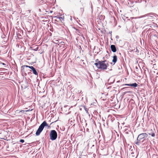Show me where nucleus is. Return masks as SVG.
<instances>
[{
    "instance_id": "0eeeda50",
    "label": "nucleus",
    "mask_w": 158,
    "mask_h": 158,
    "mask_svg": "<svg viewBox=\"0 0 158 158\" xmlns=\"http://www.w3.org/2000/svg\"><path fill=\"white\" fill-rule=\"evenodd\" d=\"M117 61V56L115 55L113 57V60H112L113 62L115 64Z\"/></svg>"
},
{
    "instance_id": "9b49d317",
    "label": "nucleus",
    "mask_w": 158,
    "mask_h": 158,
    "mask_svg": "<svg viewBox=\"0 0 158 158\" xmlns=\"http://www.w3.org/2000/svg\"><path fill=\"white\" fill-rule=\"evenodd\" d=\"M29 110H25V111H24V110H21V111H20L19 112V113H20V112H24V111H29Z\"/></svg>"
},
{
    "instance_id": "f8f14e48",
    "label": "nucleus",
    "mask_w": 158,
    "mask_h": 158,
    "mask_svg": "<svg viewBox=\"0 0 158 158\" xmlns=\"http://www.w3.org/2000/svg\"><path fill=\"white\" fill-rule=\"evenodd\" d=\"M20 142L22 143H23L24 142V140L23 139H20Z\"/></svg>"
},
{
    "instance_id": "423d86ee",
    "label": "nucleus",
    "mask_w": 158,
    "mask_h": 158,
    "mask_svg": "<svg viewBox=\"0 0 158 158\" xmlns=\"http://www.w3.org/2000/svg\"><path fill=\"white\" fill-rule=\"evenodd\" d=\"M124 85L133 86L134 87H136L137 86V85L136 83H134L132 84H124Z\"/></svg>"
},
{
    "instance_id": "6e6552de",
    "label": "nucleus",
    "mask_w": 158,
    "mask_h": 158,
    "mask_svg": "<svg viewBox=\"0 0 158 158\" xmlns=\"http://www.w3.org/2000/svg\"><path fill=\"white\" fill-rule=\"evenodd\" d=\"M32 71H33V73L34 74H35L36 75H37V72L36 70H35V69H33L32 70Z\"/></svg>"
},
{
    "instance_id": "4468645a",
    "label": "nucleus",
    "mask_w": 158,
    "mask_h": 158,
    "mask_svg": "<svg viewBox=\"0 0 158 158\" xmlns=\"http://www.w3.org/2000/svg\"><path fill=\"white\" fill-rule=\"evenodd\" d=\"M24 67H28L29 68V67H30V66H28V65H25L24 66Z\"/></svg>"
},
{
    "instance_id": "ddd939ff",
    "label": "nucleus",
    "mask_w": 158,
    "mask_h": 158,
    "mask_svg": "<svg viewBox=\"0 0 158 158\" xmlns=\"http://www.w3.org/2000/svg\"><path fill=\"white\" fill-rule=\"evenodd\" d=\"M155 136V134L154 133H153L152 134V136H153V137H154Z\"/></svg>"
},
{
    "instance_id": "7ed1b4c3",
    "label": "nucleus",
    "mask_w": 158,
    "mask_h": 158,
    "mask_svg": "<svg viewBox=\"0 0 158 158\" xmlns=\"http://www.w3.org/2000/svg\"><path fill=\"white\" fill-rule=\"evenodd\" d=\"M44 126H48V124H47L45 121H44L39 127L36 133V135H38L40 134V133L43 130Z\"/></svg>"
},
{
    "instance_id": "20e7f679",
    "label": "nucleus",
    "mask_w": 158,
    "mask_h": 158,
    "mask_svg": "<svg viewBox=\"0 0 158 158\" xmlns=\"http://www.w3.org/2000/svg\"><path fill=\"white\" fill-rule=\"evenodd\" d=\"M57 133L55 130H53L51 131L50 133V138L52 140H54L57 137Z\"/></svg>"
},
{
    "instance_id": "9d476101",
    "label": "nucleus",
    "mask_w": 158,
    "mask_h": 158,
    "mask_svg": "<svg viewBox=\"0 0 158 158\" xmlns=\"http://www.w3.org/2000/svg\"><path fill=\"white\" fill-rule=\"evenodd\" d=\"M29 68H30V69H31L32 70L34 69L35 68L32 66H30V67H29Z\"/></svg>"
},
{
    "instance_id": "f257e3e1",
    "label": "nucleus",
    "mask_w": 158,
    "mask_h": 158,
    "mask_svg": "<svg viewBox=\"0 0 158 158\" xmlns=\"http://www.w3.org/2000/svg\"><path fill=\"white\" fill-rule=\"evenodd\" d=\"M94 64L99 69H106L108 63L106 62V60H104L99 61L98 63H95Z\"/></svg>"
},
{
    "instance_id": "1a4fd4ad",
    "label": "nucleus",
    "mask_w": 158,
    "mask_h": 158,
    "mask_svg": "<svg viewBox=\"0 0 158 158\" xmlns=\"http://www.w3.org/2000/svg\"><path fill=\"white\" fill-rule=\"evenodd\" d=\"M53 42L56 43V44H57L58 43V41L57 40H54L53 41Z\"/></svg>"
},
{
    "instance_id": "2eb2a0df",
    "label": "nucleus",
    "mask_w": 158,
    "mask_h": 158,
    "mask_svg": "<svg viewBox=\"0 0 158 158\" xmlns=\"http://www.w3.org/2000/svg\"><path fill=\"white\" fill-rule=\"evenodd\" d=\"M2 64L4 65H5V64L4 63H3Z\"/></svg>"
},
{
    "instance_id": "f03ea898",
    "label": "nucleus",
    "mask_w": 158,
    "mask_h": 158,
    "mask_svg": "<svg viewBox=\"0 0 158 158\" xmlns=\"http://www.w3.org/2000/svg\"><path fill=\"white\" fill-rule=\"evenodd\" d=\"M148 136L147 134L145 133H143L139 134L137 138L138 142L136 144L139 145V143L140 142H143V141L144 139L146 138Z\"/></svg>"
},
{
    "instance_id": "39448f33",
    "label": "nucleus",
    "mask_w": 158,
    "mask_h": 158,
    "mask_svg": "<svg viewBox=\"0 0 158 158\" xmlns=\"http://www.w3.org/2000/svg\"><path fill=\"white\" fill-rule=\"evenodd\" d=\"M111 51L113 52H115L116 51V49L114 45H112L110 46Z\"/></svg>"
}]
</instances>
